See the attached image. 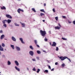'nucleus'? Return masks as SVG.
I'll return each instance as SVG.
<instances>
[{"instance_id":"1","label":"nucleus","mask_w":75,"mask_h":75,"mask_svg":"<svg viewBox=\"0 0 75 75\" xmlns=\"http://www.w3.org/2000/svg\"><path fill=\"white\" fill-rule=\"evenodd\" d=\"M59 58L61 59V61H64V59H65L66 58L67 59H68L69 61L70 62H71V60L70 59H69L68 58V57H66V56H64V57H59Z\"/></svg>"},{"instance_id":"2","label":"nucleus","mask_w":75,"mask_h":75,"mask_svg":"<svg viewBox=\"0 0 75 75\" xmlns=\"http://www.w3.org/2000/svg\"><path fill=\"white\" fill-rule=\"evenodd\" d=\"M40 33L42 36H45L46 34V32L45 31H42L41 30H40Z\"/></svg>"},{"instance_id":"3","label":"nucleus","mask_w":75,"mask_h":75,"mask_svg":"<svg viewBox=\"0 0 75 75\" xmlns=\"http://www.w3.org/2000/svg\"><path fill=\"white\" fill-rule=\"evenodd\" d=\"M6 17L7 18H10V19H12V17H11V16L9 15H8V14L6 15Z\"/></svg>"},{"instance_id":"4","label":"nucleus","mask_w":75,"mask_h":75,"mask_svg":"<svg viewBox=\"0 0 75 75\" xmlns=\"http://www.w3.org/2000/svg\"><path fill=\"white\" fill-rule=\"evenodd\" d=\"M17 11L18 13H20V11H22V12H24V10L23 9H21L20 8H19L17 10Z\"/></svg>"},{"instance_id":"5","label":"nucleus","mask_w":75,"mask_h":75,"mask_svg":"<svg viewBox=\"0 0 75 75\" xmlns=\"http://www.w3.org/2000/svg\"><path fill=\"white\" fill-rule=\"evenodd\" d=\"M57 45V43L54 42H53V44L52 45V47H56V45Z\"/></svg>"},{"instance_id":"6","label":"nucleus","mask_w":75,"mask_h":75,"mask_svg":"<svg viewBox=\"0 0 75 75\" xmlns=\"http://www.w3.org/2000/svg\"><path fill=\"white\" fill-rule=\"evenodd\" d=\"M30 55H31V56H33L34 55V52L33 51H30L29 52Z\"/></svg>"},{"instance_id":"7","label":"nucleus","mask_w":75,"mask_h":75,"mask_svg":"<svg viewBox=\"0 0 75 75\" xmlns=\"http://www.w3.org/2000/svg\"><path fill=\"white\" fill-rule=\"evenodd\" d=\"M6 22H7L8 24L10 23L11 22V20L10 19H8V20H6Z\"/></svg>"},{"instance_id":"8","label":"nucleus","mask_w":75,"mask_h":75,"mask_svg":"<svg viewBox=\"0 0 75 75\" xmlns=\"http://www.w3.org/2000/svg\"><path fill=\"white\" fill-rule=\"evenodd\" d=\"M15 62L17 66H18V65H19V63H18V62L17 61H15Z\"/></svg>"},{"instance_id":"9","label":"nucleus","mask_w":75,"mask_h":75,"mask_svg":"<svg viewBox=\"0 0 75 75\" xmlns=\"http://www.w3.org/2000/svg\"><path fill=\"white\" fill-rule=\"evenodd\" d=\"M20 40L21 41L22 43V44H25L24 42L23 41V38H20Z\"/></svg>"},{"instance_id":"10","label":"nucleus","mask_w":75,"mask_h":75,"mask_svg":"<svg viewBox=\"0 0 75 75\" xmlns=\"http://www.w3.org/2000/svg\"><path fill=\"white\" fill-rule=\"evenodd\" d=\"M5 36H4V35H1V39L2 40L3 38H4Z\"/></svg>"},{"instance_id":"11","label":"nucleus","mask_w":75,"mask_h":75,"mask_svg":"<svg viewBox=\"0 0 75 75\" xmlns=\"http://www.w3.org/2000/svg\"><path fill=\"white\" fill-rule=\"evenodd\" d=\"M12 39L13 41H16V39L13 36L12 37Z\"/></svg>"},{"instance_id":"12","label":"nucleus","mask_w":75,"mask_h":75,"mask_svg":"<svg viewBox=\"0 0 75 75\" xmlns=\"http://www.w3.org/2000/svg\"><path fill=\"white\" fill-rule=\"evenodd\" d=\"M0 51H4L3 48L1 46L0 47Z\"/></svg>"},{"instance_id":"13","label":"nucleus","mask_w":75,"mask_h":75,"mask_svg":"<svg viewBox=\"0 0 75 75\" xmlns=\"http://www.w3.org/2000/svg\"><path fill=\"white\" fill-rule=\"evenodd\" d=\"M1 9L2 10H6V7H5V6H4L1 7Z\"/></svg>"},{"instance_id":"14","label":"nucleus","mask_w":75,"mask_h":75,"mask_svg":"<svg viewBox=\"0 0 75 75\" xmlns=\"http://www.w3.org/2000/svg\"><path fill=\"white\" fill-rule=\"evenodd\" d=\"M22 26V27H25V24L24 23H22L21 22H20Z\"/></svg>"},{"instance_id":"15","label":"nucleus","mask_w":75,"mask_h":75,"mask_svg":"<svg viewBox=\"0 0 75 75\" xmlns=\"http://www.w3.org/2000/svg\"><path fill=\"white\" fill-rule=\"evenodd\" d=\"M16 48L18 51H20V48L19 47L16 46Z\"/></svg>"},{"instance_id":"16","label":"nucleus","mask_w":75,"mask_h":75,"mask_svg":"<svg viewBox=\"0 0 75 75\" xmlns=\"http://www.w3.org/2000/svg\"><path fill=\"white\" fill-rule=\"evenodd\" d=\"M55 28L56 30L57 29V30H59V29H60V27H59V26H57V27H55Z\"/></svg>"},{"instance_id":"17","label":"nucleus","mask_w":75,"mask_h":75,"mask_svg":"<svg viewBox=\"0 0 75 75\" xmlns=\"http://www.w3.org/2000/svg\"><path fill=\"white\" fill-rule=\"evenodd\" d=\"M15 68L16 70H17L18 71H20V69L17 68V67L16 66L15 67Z\"/></svg>"},{"instance_id":"18","label":"nucleus","mask_w":75,"mask_h":75,"mask_svg":"<svg viewBox=\"0 0 75 75\" xmlns=\"http://www.w3.org/2000/svg\"><path fill=\"white\" fill-rule=\"evenodd\" d=\"M31 10H32V11H34L35 13L36 12V11H35V9L34 8H32Z\"/></svg>"},{"instance_id":"19","label":"nucleus","mask_w":75,"mask_h":75,"mask_svg":"<svg viewBox=\"0 0 75 75\" xmlns=\"http://www.w3.org/2000/svg\"><path fill=\"white\" fill-rule=\"evenodd\" d=\"M37 53L38 54H41V52L40 50H37Z\"/></svg>"},{"instance_id":"20","label":"nucleus","mask_w":75,"mask_h":75,"mask_svg":"<svg viewBox=\"0 0 75 75\" xmlns=\"http://www.w3.org/2000/svg\"><path fill=\"white\" fill-rule=\"evenodd\" d=\"M11 64V62H10V61H8V65H10Z\"/></svg>"},{"instance_id":"21","label":"nucleus","mask_w":75,"mask_h":75,"mask_svg":"<svg viewBox=\"0 0 75 75\" xmlns=\"http://www.w3.org/2000/svg\"><path fill=\"white\" fill-rule=\"evenodd\" d=\"M11 47L12 48V49H13V50H14V45H11Z\"/></svg>"},{"instance_id":"22","label":"nucleus","mask_w":75,"mask_h":75,"mask_svg":"<svg viewBox=\"0 0 75 75\" xmlns=\"http://www.w3.org/2000/svg\"><path fill=\"white\" fill-rule=\"evenodd\" d=\"M6 20H3V21H2V22L3 23V24H5L6 21Z\"/></svg>"},{"instance_id":"23","label":"nucleus","mask_w":75,"mask_h":75,"mask_svg":"<svg viewBox=\"0 0 75 75\" xmlns=\"http://www.w3.org/2000/svg\"><path fill=\"white\" fill-rule=\"evenodd\" d=\"M30 48L31 49V50H34V49L33 48V46L31 45H30Z\"/></svg>"},{"instance_id":"24","label":"nucleus","mask_w":75,"mask_h":75,"mask_svg":"<svg viewBox=\"0 0 75 75\" xmlns=\"http://www.w3.org/2000/svg\"><path fill=\"white\" fill-rule=\"evenodd\" d=\"M34 42L35 44H36V45H37V40H34Z\"/></svg>"},{"instance_id":"25","label":"nucleus","mask_w":75,"mask_h":75,"mask_svg":"<svg viewBox=\"0 0 75 75\" xmlns=\"http://www.w3.org/2000/svg\"><path fill=\"white\" fill-rule=\"evenodd\" d=\"M1 46L3 47H5V45L4 44L2 43L1 44Z\"/></svg>"},{"instance_id":"26","label":"nucleus","mask_w":75,"mask_h":75,"mask_svg":"<svg viewBox=\"0 0 75 75\" xmlns=\"http://www.w3.org/2000/svg\"><path fill=\"white\" fill-rule=\"evenodd\" d=\"M40 16L42 17V16H44V14L42 13H41L40 14Z\"/></svg>"},{"instance_id":"27","label":"nucleus","mask_w":75,"mask_h":75,"mask_svg":"<svg viewBox=\"0 0 75 75\" xmlns=\"http://www.w3.org/2000/svg\"><path fill=\"white\" fill-rule=\"evenodd\" d=\"M40 69H38L37 71V73H39V72H40Z\"/></svg>"},{"instance_id":"28","label":"nucleus","mask_w":75,"mask_h":75,"mask_svg":"<svg viewBox=\"0 0 75 75\" xmlns=\"http://www.w3.org/2000/svg\"><path fill=\"white\" fill-rule=\"evenodd\" d=\"M15 25H16V26H19V25L17 24L16 23H15Z\"/></svg>"},{"instance_id":"29","label":"nucleus","mask_w":75,"mask_h":75,"mask_svg":"<svg viewBox=\"0 0 75 75\" xmlns=\"http://www.w3.org/2000/svg\"><path fill=\"white\" fill-rule=\"evenodd\" d=\"M62 67H64L65 66V64L64 63H63L62 64Z\"/></svg>"},{"instance_id":"30","label":"nucleus","mask_w":75,"mask_h":75,"mask_svg":"<svg viewBox=\"0 0 75 75\" xmlns=\"http://www.w3.org/2000/svg\"><path fill=\"white\" fill-rule=\"evenodd\" d=\"M40 11H42V12H45V11H44V9L40 10Z\"/></svg>"},{"instance_id":"31","label":"nucleus","mask_w":75,"mask_h":75,"mask_svg":"<svg viewBox=\"0 0 75 75\" xmlns=\"http://www.w3.org/2000/svg\"><path fill=\"white\" fill-rule=\"evenodd\" d=\"M44 72H46V73H48V70H46L44 71Z\"/></svg>"},{"instance_id":"32","label":"nucleus","mask_w":75,"mask_h":75,"mask_svg":"<svg viewBox=\"0 0 75 75\" xmlns=\"http://www.w3.org/2000/svg\"><path fill=\"white\" fill-rule=\"evenodd\" d=\"M55 19H56V20L57 21L58 20V18L57 17H55Z\"/></svg>"},{"instance_id":"33","label":"nucleus","mask_w":75,"mask_h":75,"mask_svg":"<svg viewBox=\"0 0 75 75\" xmlns=\"http://www.w3.org/2000/svg\"><path fill=\"white\" fill-rule=\"evenodd\" d=\"M3 26L4 27H7V25H6V24H4Z\"/></svg>"},{"instance_id":"34","label":"nucleus","mask_w":75,"mask_h":75,"mask_svg":"<svg viewBox=\"0 0 75 75\" xmlns=\"http://www.w3.org/2000/svg\"><path fill=\"white\" fill-rule=\"evenodd\" d=\"M62 40H67V39L66 38H62Z\"/></svg>"},{"instance_id":"35","label":"nucleus","mask_w":75,"mask_h":75,"mask_svg":"<svg viewBox=\"0 0 75 75\" xmlns=\"http://www.w3.org/2000/svg\"><path fill=\"white\" fill-rule=\"evenodd\" d=\"M58 50H59V49L58 48V47H57L56 48V51H58Z\"/></svg>"},{"instance_id":"36","label":"nucleus","mask_w":75,"mask_h":75,"mask_svg":"<svg viewBox=\"0 0 75 75\" xmlns=\"http://www.w3.org/2000/svg\"><path fill=\"white\" fill-rule=\"evenodd\" d=\"M33 70L34 71H36V70L35 69V67H34V68L33 69Z\"/></svg>"},{"instance_id":"37","label":"nucleus","mask_w":75,"mask_h":75,"mask_svg":"<svg viewBox=\"0 0 75 75\" xmlns=\"http://www.w3.org/2000/svg\"><path fill=\"white\" fill-rule=\"evenodd\" d=\"M54 13V12H55V8H53L52 9Z\"/></svg>"},{"instance_id":"38","label":"nucleus","mask_w":75,"mask_h":75,"mask_svg":"<svg viewBox=\"0 0 75 75\" xmlns=\"http://www.w3.org/2000/svg\"><path fill=\"white\" fill-rule=\"evenodd\" d=\"M44 40L45 41H48V39H47L46 38H45V39H44Z\"/></svg>"},{"instance_id":"39","label":"nucleus","mask_w":75,"mask_h":75,"mask_svg":"<svg viewBox=\"0 0 75 75\" xmlns=\"http://www.w3.org/2000/svg\"><path fill=\"white\" fill-rule=\"evenodd\" d=\"M32 61H36V60H35V59H33Z\"/></svg>"},{"instance_id":"40","label":"nucleus","mask_w":75,"mask_h":75,"mask_svg":"<svg viewBox=\"0 0 75 75\" xmlns=\"http://www.w3.org/2000/svg\"><path fill=\"white\" fill-rule=\"evenodd\" d=\"M49 69H51V66H48Z\"/></svg>"},{"instance_id":"41","label":"nucleus","mask_w":75,"mask_h":75,"mask_svg":"<svg viewBox=\"0 0 75 75\" xmlns=\"http://www.w3.org/2000/svg\"><path fill=\"white\" fill-rule=\"evenodd\" d=\"M36 46L38 47V48H40V46L39 45H37V44L36 45Z\"/></svg>"},{"instance_id":"42","label":"nucleus","mask_w":75,"mask_h":75,"mask_svg":"<svg viewBox=\"0 0 75 75\" xmlns=\"http://www.w3.org/2000/svg\"><path fill=\"white\" fill-rule=\"evenodd\" d=\"M36 58L37 59H38V60H39L40 58L39 57H36Z\"/></svg>"},{"instance_id":"43","label":"nucleus","mask_w":75,"mask_h":75,"mask_svg":"<svg viewBox=\"0 0 75 75\" xmlns=\"http://www.w3.org/2000/svg\"><path fill=\"white\" fill-rule=\"evenodd\" d=\"M0 33H3V30H0Z\"/></svg>"},{"instance_id":"44","label":"nucleus","mask_w":75,"mask_h":75,"mask_svg":"<svg viewBox=\"0 0 75 75\" xmlns=\"http://www.w3.org/2000/svg\"><path fill=\"white\" fill-rule=\"evenodd\" d=\"M59 26L60 27H61V25H60V24L58 23Z\"/></svg>"},{"instance_id":"45","label":"nucleus","mask_w":75,"mask_h":75,"mask_svg":"<svg viewBox=\"0 0 75 75\" xmlns=\"http://www.w3.org/2000/svg\"><path fill=\"white\" fill-rule=\"evenodd\" d=\"M62 17L64 18H66V17H65V16H62Z\"/></svg>"},{"instance_id":"46","label":"nucleus","mask_w":75,"mask_h":75,"mask_svg":"<svg viewBox=\"0 0 75 75\" xmlns=\"http://www.w3.org/2000/svg\"><path fill=\"white\" fill-rule=\"evenodd\" d=\"M74 24V25H75V21H73V22Z\"/></svg>"},{"instance_id":"47","label":"nucleus","mask_w":75,"mask_h":75,"mask_svg":"<svg viewBox=\"0 0 75 75\" xmlns=\"http://www.w3.org/2000/svg\"><path fill=\"white\" fill-rule=\"evenodd\" d=\"M55 65H58V63L57 62H56L55 63Z\"/></svg>"},{"instance_id":"48","label":"nucleus","mask_w":75,"mask_h":75,"mask_svg":"<svg viewBox=\"0 0 75 75\" xmlns=\"http://www.w3.org/2000/svg\"><path fill=\"white\" fill-rule=\"evenodd\" d=\"M54 69L53 68L52 69H51V71H54Z\"/></svg>"},{"instance_id":"49","label":"nucleus","mask_w":75,"mask_h":75,"mask_svg":"<svg viewBox=\"0 0 75 75\" xmlns=\"http://www.w3.org/2000/svg\"><path fill=\"white\" fill-rule=\"evenodd\" d=\"M46 6V4H44V6Z\"/></svg>"},{"instance_id":"50","label":"nucleus","mask_w":75,"mask_h":75,"mask_svg":"<svg viewBox=\"0 0 75 75\" xmlns=\"http://www.w3.org/2000/svg\"><path fill=\"white\" fill-rule=\"evenodd\" d=\"M50 45H51V42H50Z\"/></svg>"},{"instance_id":"51","label":"nucleus","mask_w":75,"mask_h":75,"mask_svg":"<svg viewBox=\"0 0 75 75\" xmlns=\"http://www.w3.org/2000/svg\"><path fill=\"white\" fill-rule=\"evenodd\" d=\"M42 21H43V22H45V20H43Z\"/></svg>"},{"instance_id":"52","label":"nucleus","mask_w":75,"mask_h":75,"mask_svg":"<svg viewBox=\"0 0 75 75\" xmlns=\"http://www.w3.org/2000/svg\"><path fill=\"white\" fill-rule=\"evenodd\" d=\"M3 57H5V56L4 55H3Z\"/></svg>"},{"instance_id":"53","label":"nucleus","mask_w":75,"mask_h":75,"mask_svg":"<svg viewBox=\"0 0 75 75\" xmlns=\"http://www.w3.org/2000/svg\"><path fill=\"white\" fill-rule=\"evenodd\" d=\"M69 23H71V22H69Z\"/></svg>"},{"instance_id":"54","label":"nucleus","mask_w":75,"mask_h":75,"mask_svg":"<svg viewBox=\"0 0 75 75\" xmlns=\"http://www.w3.org/2000/svg\"><path fill=\"white\" fill-rule=\"evenodd\" d=\"M5 51H6V49H5Z\"/></svg>"},{"instance_id":"55","label":"nucleus","mask_w":75,"mask_h":75,"mask_svg":"<svg viewBox=\"0 0 75 75\" xmlns=\"http://www.w3.org/2000/svg\"><path fill=\"white\" fill-rule=\"evenodd\" d=\"M27 69H28V70H29V69H28V68Z\"/></svg>"},{"instance_id":"56","label":"nucleus","mask_w":75,"mask_h":75,"mask_svg":"<svg viewBox=\"0 0 75 75\" xmlns=\"http://www.w3.org/2000/svg\"><path fill=\"white\" fill-rule=\"evenodd\" d=\"M0 20H1V18H0Z\"/></svg>"},{"instance_id":"57","label":"nucleus","mask_w":75,"mask_h":75,"mask_svg":"<svg viewBox=\"0 0 75 75\" xmlns=\"http://www.w3.org/2000/svg\"><path fill=\"white\" fill-rule=\"evenodd\" d=\"M5 40H7V39H5Z\"/></svg>"},{"instance_id":"58","label":"nucleus","mask_w":75,"mask_h":75,"mask_svg":"<svg viewBox=\"0 0 75 75\" xmlns=\"http://www.w3.org/2000/svg\"><path fill=\"white\" fill-rule=\"evenodd\" d=\"M0 54H1V52H0Z\"/></svg>"},{"instance_id":"59","label":"nucleus","mask_w":75,"mask_h":75,"mask_svg":"<svg viewBox=\"0 0 75 75\" xmlns=\"http://www.w3.org/2000/svg\"><path fill=\"white\" fill-rule=\"evenodd\" d=\"M44 52H45V51H44Z\"/></svg>"},{"instance_id":"60","label":"nucleus","mask_w":75,"mask_h":75,"mask_svg":"<svg viewBox=\"0 0 75 75\" xmlns=\"http://www.w3.org/2000/svg\"><path fill=\"white\" fill-rule=\"evenodd\" d=\"M1 72H0V74H1Z\"/></svg>"}]
</instances>
